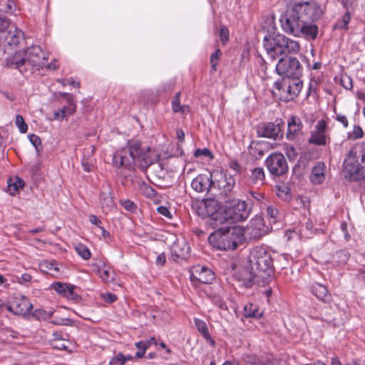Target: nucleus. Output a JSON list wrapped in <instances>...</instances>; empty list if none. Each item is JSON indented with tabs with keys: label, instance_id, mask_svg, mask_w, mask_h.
Returning a JSON list of instances; mask_svg holds the SVG:
<instances>
[{
	"label": "nucleus",
	"instance_id": "obj_46",
	"mask_svg": "<svg viewBox=\"0 0 365 365\" xmlns=\"http://www.w3.org/2000/svg\"><path fill=\"white\" fill-rule=\"evenodd\" d=\"M220 36L223 44L226 43L229 39V31L226 26H222L220 29Z\"/></svg>",
	"mask_w": 365,
	"mask_h": 365
},
{
	"label": "nucleus",
	"instance_id": "obj_45",
	"mask_svg": "<svg viewBox=\"0 0 365 365\" xmlns=\"http://www.w3.org/2000/svg\"><path fill=\"white\" fill-rule=\"evenodd\" d=\"M221 54V51L220 49L215 50V51L211 55L210 57V62H211V67L212 70L215 71L217 69V61L219 59V57Z\"/></svg>",
	"mask_w": 365,
	"mask_h": 365
},
{
	"label": "nucleus",
	"instance_id": "obj_52",
	"mask_svg": "<svg viewBox=\"0 0 365 365\" xmlns=\"http://www.w3.org/2000/svg\"><path fill=\"white\" fill-rule=\"evenodd\" d=\"M341 85L346 89L350 90L352 88V81L349 76L341 78Z\"/></svg>",
	"mask_w": 365,
	"mask_h": 365
},
{
	"label": "nucleus",
	"instance_id": "obj_1",
	"mask_svg": "<svg viewBox=\"0 0 365 365\" xmlns=\"http://www.w3.org/2000/svg\"><path fill=\"white\" fill-rule=\"evenodd\" d=\"M322 6L314 0H294L281 19L282 29L297 37L314 40L318 35L317 22L322 17Z\"/></svg>",
	"mask_w": 365,
	"mask_h": 365
},
{
	"label": "nucleus",
	"instance_id": "obj_33",
	"mask_svg": "<svg viewBox=\"0 0 365 365\" xmlns=\"http://www.w3.org/2000/svg\"><path fill=\"white\" fill-rule=\"evenodd\" d=\"M24 185V181L19 178H16L14 180L9 179L8 181V192L10 195H14L19 189L23 188Z\"/></svg>",
	"mask_w": 365,
	"mask_h": 365
},
{
	"label": "nucleus",
	"instance_id": "obj_2",
	"mask_svg": "<svg viewBox=\"0 0 365 365\" xmlns=\"http://www.w3.org/2000/svg\"><path fill=\"white\" fill-rule=\"evenodd\" d=\"M249 270L244 269L242 280L262 286L268 284L272 279L274 266L270 253L264 247H255L248 257Z\"/></svg>",
	"mask_w": 365,
	"mask_h": 365
},
{
	"label": "nucleus",
	"instance_id": "obj_6",
	"mask_svg": "<svg viewBox=\"0 0 365 365\" xmlns=\"http://www.w3.org/2000/svg\"><path fill=\"white\" fill-rule=\"evenodd\" d=\"M263 46L272 61H275L279 56L297 53L300 48L297 41L282 34L264 36Z\"/></svg>",
	"mask_w": 365,
	"mask_h": 365
},
{
	"label": "nucleus",
	"instance_id": "obj_30",
	"mask_svg": "<svg viewBox=\"0 0 365 365\" xmlns=\"http://www.w3.org/2000/svg\"><path fill=\"white\" fill-rule=\"evenodd\" d=\"M134 359V356L130 354H123L121 352L116 354L109 361L110 365H124L128 361Z\"/></svg>",
	"mask_w": 365,
	"mask_h": 365
},
{
	"label": "nucleus",
	"instance_id": "obj_32",
	"mask_svg": "<svg viewBox=\"0 0 365 365\" xmlns=\"http://www.w3.org/2000/svg\"><path fill=\"white\" fill-rule=\"evenodd\" d=\"M54 338L51 341V345L53 349L58 350H66L68 346V341L63 339L58 333H53Z\"/></svg>",
	"mask_w": 365,
	"mask_h": 365
},
{
	"label": "nucleus",
	"instance_id": "obj_38",
	"mask_svg": "<svg viewBox=\"0 0 365 365\" xmlns=\"http://www.w3.org/2000/svg\"><path fill=\"white\" fill-rule=\"evenodd\" d=\"M23 33L20 30L15 29L14 33L11 31L8 32L6 38L9 41V44H17L19 42L20 38L22 37Z\"/></svg>",
	"mask_w": 365,
	"mask_h": 365
},
{
	"label": "nucleus",
	"instance_id": "obj_5",
	"mask_svg": "<svg viewBox=\"0 0 365 365\" xmlns=\"http://www.w3.org/2000/svg\"><path fill=\"white\" fill-rule=\"evenodd\" d=\"M208 238L210 243L218 250H235L242 241V230L235 226L220 225Z\"/></svg>",
	"mask_w": 365,
	"mask_h": 365
},
{
	"label": "nucleus",
	"instance_id": "obj_23",
	"mask_svg": "<svg viewBox=\"0 0 365 365\" xmlns=\"http://www.w3.org/2000/svg\"><path fill=\"white\" fill-rule=\"evenodd\" d=\"M327 166L323 162H317L312 170L310 180L312 183L318 185L323 182L326 178Z\"/></svg>",
	"mask_w": 365,
	"mask_h": 365
},
{
	"label": "nucleus",
	"instance_id": "obj_27",
	"mask_svg": "<svg viewBox=\"0 0 365 365\" xmlns=\"http://www.w3.org/2000/svg\"><path fill=\"white\" fill-rule=\"evenodd\" d=\"M265 180L264 172L262 168H255L252 170L250 182L257 186L264 184Z\"/></svg>",
	"mask_w": 365,
	"mask_h": 365
},
{
	"label": "nucleus",
	"instance_id": "obj_16",
	"mask_svg": "<svg viewBox=\"0 0 365 365\" xmlns=\"http://www.w3.org/2000/svg\"><path fill=\"white\" fill-rule=\"evenodd\" d=\"M257 133L259 137L273 139H277L283 135L280 125L271 122L259 125L257 128Z\"/></svg>",
	"mask_w": 365,
	"mask_h": 365
},
{
	"label": "nucleus",
	"instance_id": "obj_50",
	"mask_svg": "<svg viewBox=\"0 0 365 365\" xmlns=\"http://www.w3.org/2000/svg\"><path fill=\"white\" fill-rule=\"evenodd\" d=\"M194 155L197 158L200 157V156H202V155L207 156V157H210V158H212L211 152L207 148H203V149H200L199 148V149H197L195 151V154Z\"/></svg>",
	"mask_w": 365,
	"mask_h": 365
},
{
	"label": "nucleus",
	"instance_id": "obj_11",
	"mask_svg": "<svg viewBox=\"0 0 365 365\" xmlns=\"http://www.w3.org/2000/svg\"><path fill=\"white\" fill-rule=\"evenodd\" d=\"M33 308L29 300L21 295H16L11 302L6 305V309L15 315L26 316Z\"/></svg>",
	"mask_w": 365,
	"mask_h": 365
},
{
	"label": "nucleus",
	"instance_id": "obj_60",
	"mask_svg": "<svg viewBox=\"0 0 365 365\" xmlns=\"http://www.w3.org/2000/svg\"><path fill=\"white\" fill-rule=\"evenodd\" d=\"M89 221L91 223L96 225L98 227L101 228V221L94 215H91L89 216Z\"/></svg>",
	"mask_w": 365,
	"mask_h": 365
},
{
	"label": "nucleus",
	"instance_id": "obj_64",
	"mask_svg": "<svg viewBox=\"0 0 365 365\" xmlns=\"http://www.w3.org/2000/svg\"><path fill=\"white\" fill-rule=\"evenodd\" d=\"M135 346L139 350H144V351L147 350L146 345L145 344L144 341H140L136 342L135 344Z\"/></svg>",
	"mask_w": 365,
	"mask_h": 365
},
{
	"label": "nucleus",
	"instance_id": "obj_19",
	"mask_svg": "<svg viewBox=\"0 0 365 365\" xmlns=\"http://www.w3.org/2000/svg\"><path fill=\"white\" fill-rule=\"evenodd\" d=\"M53 289L61 295L73 300H77L79 296L74 292L75 286L63 283L56 282L52 284Z\"/></svg>",
	"mask_w": 365,
	"mask_h": 365
},
{
	"label": "nucleus",
	"instance_id": "obj_51",
	"mask_svg": "<svg viewBox=\"0 0 365 365\" xmlns=\"http://www.w3.org/2000/svg\"><path fill=\"white\" fill-rule=\"evenodd\" d=\"M58 82H59L63 86L71 85L73 86L78 87L80 86V83L78 82L76 83L72 78L58 79Z\"/></svg>",
	"mask_w": 365,
	"mask_h": 365
},
{
	"label": "nucleus",
	"instance_id": "obj_42",
	"mask_svg": "<svg viewBox=\"0 0 365 365\" xmlns=\"http://www.w3.org/2000/svg\"><path fill=\"white\" fill-rule=\"evenodd\" d=\"M267 215L269 217L270 222L275 223L277 221L279 212L275 207L268 206L267 207Z\"/></svg>",
	"mask_w": 365,
	"mask_h": 365
},
{
	"label": "nucleus",
	"instance_id": "obj_57",
	"mask_svg": "<svg viewBox=\"0 0 365 365\" xmlns=\"http://www.w3.org/2000/svg\"><path fill=\"white\" fill-rule=\"evenodd\" d=\"M336 120L341 123L344 128H346L349 125V122H348V119L344 115H341V114H337L336 115Z\"/></svg>",
	"mask_w": 365,
	"mask_h": 365
},
{
	"label": "nucleus",
	"instance_id": "obj_39",
	"mask_svg": "<svg viewBox=\"0 0 365 365\" xmlns=\"http://www.w3.org/2000/svg\"><path fill=\"white\" fill-rule=\"evenodd\" d=\"M75 250L78 255L83 259H88L91 257V252L88 247L83 244H78L76 246Z\"/></svg>",
	"mask_w": 365,
	"mask_h": 365
},
{
	"label": "nucleus",
	"instance_id": "obj_21",
	"mask_svg": "<svg viewBox=\"0 0 365 365\" xmlns=\"http://www.w3.org/2000/svg\"><path fill=\"white\" fill-rule=\"evenodd\" d=\"M61 96L66 97L68 105L54 112V119L56 120L64 119L67 115L74 113L76 110V104L68 93H63Z\"/></svg>",
	"mask_w": 365,
	"mask_h": 365
},
{
	"label": "nucleus",
	"instance_id": "obj_4",
	"mask_svg": "<svg viewBox=\"0 0 365 365\" xmlns=\"http://www.w3.org/2000/svg\"><path fill=\"white\" fill-rule=\"evenodd\" d=\"M343 174L346 179L358 181L365 178V143L354 144L343 163Z\"/></svg>",
	"mask_w": 365,
	"mask_h": 365
},
{
	"label": "nucleus",
	"instance_id": "obj_29",
	"mask_svg": "<svg viewBox=\"0 0 365 365\" xmlns=\"http://www.w3.org/2000/svg\"><path fill=\"white\" fill-rule=\"evenodd\" d=\"M244 316L245 317L259 318L262 316L257 304L249 303L244 307Z\"/></svg>",
	"mask_w": 365,
	"mask_h": 365
},
{
	"label": "nucleus",
	"instance_id": "obj_8",
	"mask_svg": "<svg viewBox=\"0 0 365 365\" xmlns=\"http://www.w3.org/2000/svg\"><path fill=\"white\" fill-rule=\"evenodd\" d=\"M197 213L203 218H209L208 222L213 228L222 225L223 207H220L218 202L214 199H207L197 206Z\"/></svg>",
	"mask_w": 365,
	"mask_h": 365
},
{
	"label": "nucleus",
	"instance_id": "obj_41",
	"mask_svg": "<svg viewBox=\"0 0 365 365\" xmlns=\"http://www.w3.org/2000/svg\"><path fill=\"white\" fill-rule=\"evenodd\" d=\"M15 124L21 133H26L28 130V125L25 123L24 118L21 115H16Z\"/></svg>",
	"mask_w": 365,
	"mask_h": 365
},
{
	"label": "nucleus",
	"instance_id": "obj_43",
	"mask_svg": "<svg viewBox=\"0 0 365 365\" xmlns=\"http://www.w3.org/2000/svg\"><path fill=\"white\" fill-rule=\"evenodd\" d=\"M351 11H346V13L342 16L341 21L336 25V27L343 29H348V24L351 19Z\"/></svg>",
	"mask_w": 365,
	"mask_h": 365
},
{
	"label": "nucleus",
	"instance_id": "obj_56",
	"mask_svg": "<svg viewBox=\"0 0 365 365\" xmlns=\"http://www.w3.org/2000/svg\"><path fill=\"white\" fill-rule=\"evenodd\" d=\"M53 324L61 326H68L71 324V320L68 318H60L52 322Z\"/></svg>",
	"mask_w": 365,
	"mask_h": 365
},
{
	"label": "nucleus",
	"instance_id": "obj_63",
	"mask_svg": "<svg viewBox=\"0 0 365 365\" xmlns=\"http://www.w3.org/2000/svg\"><path fill=\"white\" fill-rule=\"evenodd\" d=\"M44 67L47 68L48 69L56 70V69H57L59 67V66L56 63V61H54L53 62L48 63V64H46L45 63V66Z\"/></svg>",
	"mask_w": 365,
	"mask_h": 365
},
{
	"label": "nucleus",
	"instance_id": "obj_28",
	"mask_svg": "<svg viewBox=\"0 0 365 365\" xmlns=\"http://www.w3.org/2000/svg\"><path fill=\"white\" fill-rule=\"evenodd\" d=\"M195 324L197 327V329L198 330V331L200 333H201V334L202 335L204 339L207 341V342L211 345H213L215 344V342L211 339V336L209 334L208 328H207L206 323L201 319H195Z\"/></svg>",
	"mask_w": 365,
	"mask_h": 365
},
{
	"label": "nucleus",
	"instance_id": "obj_37",
	"mask_svg": "<svg viewBox=\"0 0 365 365\" xmlns=\"http://www.w3.org/2000/svg\"><path fill=\"white\" fill-rule=\"evenodd\" d=\"M53 311L48 312L43 309H36L31 313V315L38 320H47L53 315Z\"/></svg>",
	"mask_w": 365,
	"mask_h": 365
},
{
	"label": "nucleus",
	"instance_id": "obj_34",
	"mask_svg": "<svg viewBox=\"0 0 365 365\" xmlns=\"http://www.w3.org/2000/svg\"><path fill=\"white\" fill-rule=\"evenodd\" d=\"M40 268L45 272L56 275L58 273L59 269L55 262L43 261L40 264Z\"/></svg>",
	"mask_w": 365,
	"mask_h": 365
},
{
	"label": "nucleus",
	"instance_id": "obj_17",
	"mask_svg": "<svg viewBox=\"0 0 365 365\" xmlns=\"http://www.w3.org/2000/svg\"><path fill=\"white\" fill-rule=\"evenodd\" d=\"M27 63L35 66L43 68L45 66V61L47 58L44 56V54L39 46H32L25 51Z\"/></svg>",
	"mask_w": 365,
	"mask_h": 365
},
{
	"label": "nucleus",
	"instance_id": "obj_54",
	"mask_svg": "<svg viewBox=\"0 0 365 365\" xmlns=\"http://www.w3.org/2000/svg\"><path fill=\"white\" fill-rule=\"evenodd\" d=\"M286 155L290 160H294L297 155L296 150L292 146L286 148Z\"/></svg>",
	"mask_w": 365,
	"mask_h": 365
},
{
	"label": "nucleus",
	"instance_id": "obj_26",
	"mask_svg": "<svg viewBox=\"0 0 365 365\" xmlns=\"http://www.w3.org/2000/svg\"><path fill=\"white\" fill-rule=\"evenodd\" d=\"M100 201L103 209H106L108 210L113 207L114 201L110 187H106L104 190L101 192Z\"/></svg>",
	"mask_w": 365,
	"mask_h": 365
},
{
	"label": "nucleus",
	"instance_id": "obj_36",
	"mask_svg": "<svg viewBox=\"0 0 365 365\" xmlns=\"http://www.w3.org/2000/svg\"><path fill=\"white\" fill-rule=\"evenodd\" d=\"M98 273L102 280L106 282H111L114 280L115 273L105 266L102 269H99Z\"/></svg>",
	"mask_w": 365,
	"mask_h": 365
},
{
	"label": "nucleus",
	"instance_id": "obj_53",
	"mask_svg": "<svg viewBox=\"0 0 365 365\" xmlns=\"http://www.w3.org/2000/svg\"><path fill=\"white\" fill-rule=\"evenodd\" d=\"M101 297L103 299L108 303H113L117 299L116 295L111 293L102 294Z\"/></svg>",
	"mask_w": 365,
	"mask_h": 365
},
{
	"label": "nucleus",
	"instance_id": "obj_7",
	"mask_svg": "<svg viewBox=\"0 0 365 365\" xmlns=\"http://www.w3.org/2000/svg\"><path fill=\"white\" fill-rule=\"evenodd\" d=\"M250 215V209L244 200L233 199L225 202L223 207L222 225L231 226L232 224L245 221Z\"/></svg>",
	"mask_w": 365,
	"mask_h": 365
},
{
	"label": "nucleus",
	"instance_id": "obj_14",
	"mask_svg": "<svg viewBox=\"0 0 365 365\" xmlns=\"http://www.w3.org/2000/svg\"><path fill=\"white\" fill-rule=\"evenodd\" d=\"M289 78L287 81H284L282 83L277 82L275 85L278 90H282L283 92L287 93L286 98L287 100H292L297 96L302 88V82L299 80V78Z\"/></svg>",
	"mask_w": 365,
	"mask_h": 365
},
{
	"label": "nucleus",
	"instance_id": "obj_20",
	"mask_svg": "<svg viewBox=\"0 0 365 365\" xmlns=\"http://www.w3.org/2000/svg\"><path fill=\"white\" fill-rule=\"evenodd\" d=\"M267 228L261 217L252 219L247 227V231L253 237H259L267 232Z\"/></svg>",
	"mask_w": 365,
	"mask_h": 365
},
{
	"label": "nucleus",
	"instance_id": "obj_40",
	"mask_svg": "<svg viewBox=\"0 0 365 365\" xmlns=\"http://www.w3.org/2000/svg\"><path fill=\"white\" fill-rule=\"evenodd\" d=\"M140 190L145 196L149 198H153L155 197L157 195L155 190H154L152 187L145 184V182H143L141 184Z\"/></svg>",
	"mask_w": 365,
	"mask_h": 365
},
{
	"label": "nucleus",
	"instance_id": "obj_47",
	"mask_svg": "<svg viewBox=\"0 0 365 365\" xmlns=\"http://www.w3.org/2000/svg\"><path fill=\"white\" fill-rule=\"evenodd\" d=\"M10 22L4 15H0V33L4 32L9 28Z\"/></svg>",
	"mask_w": 365,
	"mask_h": 365
},
{
	"label": "nucleus",
	"instance_id": "obj_58",
	"mask_svg": "<svg viewBox=\"0 0 365 365\" xmlns=\"http://www.w3.org/2000/svg\"><path fill=\"white\" fill-rule=\"evenodd\" d=\"M166 261L165 255L164 253L159 254L155 259V264L158 266H163Z\"/></svg>",
	"mask_w": 365,
	"mask_h": 365
},
{
	"label": "nucleus",
	"instance_id": "obj_49",
	"mask_svg": "<svg viewBox=\"0 0 365 365\" xmlns=\"http://www.w3.org/2000/svg\"><path fill=\"white\" fill-rule=\"evenodd\" d=\"M122 206L128 211H134L136 209V205L129 200H125L121 202Z\"/></svg>",
	"mask_w": 365,
	"mask_h": 365
},
{
	"label": "nucleus",
	"instance_id": "obj_48",
	"mask_svg": "<svg viewBox=\"0 0 365 365\" xmlns=\"http://www.w3.org/2000/svg\"><path fill=\"white\" fill-rule=\"evenodd\" d=\"M363 134L364 133L361 127L355 125L352 133L350 134V138L353 139H359L363 137Z\"/></svg>",
	"mask_w": 365,
	"mask_h": 365
},
{
	"label": "nucleus",
	"instance_id": "obj_3",
	"mask_svg": "<svg viewBox=\"0 0 365 365\" xmlns=\"http://www.w3.org/2000/svg\"><path fill=\"white\" fill-rule=\"evenodd\" d=\"M156 155L149 147L142 148L137 140L128 142L127 146L113 155V163L117 168L133 169L135 165L145 170L156 160Z\"/></svg>",
	"mask_w": 365,
	"mask_h": 365
},
{
	"label": "nucleus",
	"instance_id": "obj_44",
	"mask_svg": "<svg viewBox=\"0 0 365 365\" xmlns=\"http://www.w3.org/2000/svg\"><path fill=\"white\" fill-rule=\"evenodd\" d=\"M29 138L31 144L35 147L37 153L41 150V140L40 138L34 134L29 135Z\"/></svg>",
	"mask_w": 365,
	"mask_h": 365
},
{
	"label": "nucleus",
	"instance_id": "obj_25",
	"mask_svg": "<svg viewBox=\"0 0 365 365\" xmlns=\"http://www.w3.org/2000/svg\"><path fill=\"white\" fill-rule=\"evenodd\" d=\"M312 293L318 299L324 302H329L331 300V296L329 293L327 288L319 283H315L312 285Z\"/></svg>",
	"mask_w": 365,
	"mask_h": 365
},
{
	"label": "nucleus",
	"instance_id": "obj_9",
	"mask_svg": "<svg viewBox=\"0 0 365 365\" xmlns=\"http://www.w3.org/2000/svg\"><path fill=\"white\" fill-rule=\"evenodd\" d=\"M277 74L284 78H299L303 72V68L295 57H282L275 66Z\"/></svg>",
	"mask_w": 365,
	"mask_h": 365
},
{
	"label": "nucleus",
	"instance_id": "obj_10",
	"mask_svg": "<svg viewBox=\"0 0 365 365\" xmlns=\"http://www.w3.org/2000/svg\"><path fill=\"white\" fill-rule=\"evenodd\" d=\"M266 165L273 175L280 176L288 170V165L284 156L279 153L270 154L266 159Z\"/></svg>",
	"mask_w": 365,
	"mask_h": 365
},
{
	"label": "nucleus",
	"instance_id": "obj_24",
	"mask_svg": "<svg viewBox=\"0 0 365 365\" xmlns=\"http://www.w3.org/2000/svg\"><path fill=\"white\" fill-rule=\"evenodd\" d=\"M220 175V178L214 181V182H215V187L226 194L233 189L235 185V179L232 175L222 174Z\"/></svg>",
	"mask_w": 365,
	"mask_h": 365
},
{
	"label": "nucleus",
	"instance_id": "obj_55",
	"mask_svg": "<svg viewBox=\"0 0 365 365\" xmlns=\"http://www.w3.org/2000/svg\"><path fill=\"white\" fill-rule=\"evenodd\" d=\"M356 0H341V3L343 6L346 9V11H352L353 4Z\"/></svg>",
	"mask_w": 365,
	"mask_h": 365
},
{
	"label": "nucleus",
	"instance_id": "obj_61",
	"mask_svg": "<svg viewBox=\"0 0 365 365\" xmlns=\"http://www.w3.org/2000/svg\"><path fill=\"white\" fill-rule=\"evenodd\" d=\"M158 211L159 213H160L162 215H163L165 217H171L169 210L165 207L160 206V207H158Z\"/></svg>",
	"mask_w": 365,
	"mask_h": 365
},
{
	"label": "nucleus",
	"instance_id": "obj_13",
	"mask_svg": "<svg viewBox=\"0 0 365 365\" xmlns=\"http://www.w3.org/2000/svg\"><path fill=\"white\" fill-rule=\"evenodd\" d=\"M190 279L193 282L209 284L215 278L213 272L205 266L200 264L192 267L190 269Z\"/></svg>",
	"mask_w": 365,
	"mask_h": 365
},
{
	"label": "nucleus",
	"instance_id": "obj_31",
	"mask_svg": "<svg viewBox=\"0 0 365 365\" xmlns=\"http://www.w3.org/2000/svg\"><path fill=\"white\" fill-rule=\"evenodd\" d=\"M180 93L178 92L175 94L174 99L172 102V108L174 113L180 112L182 114H186L190 112V107L186 105L181 106L180 103Z\"/></svg>",
	"mask_w": 365,
	"mask_h": 365
},
{
	"label": "nucleus",
	"instance_id": "obj_22",
	"mask_svg": "<svg viewBox=\"0 0 365 365\" xmlns=\"http://www.w3.org/2000/svg\"><path fill=\"white\" fill-rule=\"evenodd\" d=\"M190 247L188 244L185 241L175 242L171 247V254L174 259H185L189 255Z\"/></svg>",
	"mask_w": 365,
	"mask_h": 365
},
{
	"label": "nucleus",
	"instance_id": "obj_15",
	"mask_svg": "<svg viewBox=\"0 0 365 365\" xmlns=\"http://www.w3.org/2000/svg\"><path fill=\"white\" fill-rule=\"evenodd\" d=\"M327 125L324 120H319L314 130L311 133V136L308 140L310 144L316 145H326L329 137L327 134Z\"/></svg>",
	"mask_w": 365,
	"mask_h": 365
},
{
	"label": "nucleus",
	"instance_id": "obj_18",
	"mask_svg": "<svg viewBox=\"0 0 365 365\" xmlns=\"http://www.w3.org/2000/svg\"><path fill=\"white\" fill-rule=\"evenodd\" d=\"M191 186L197 192H208L212 187H215V182L212 180V174L203 173L192 180Z\"/></svg>",
	"mask_w": 365,
	"mask_h": 365
},
{
	"label": "nucleus",
	"instance_id": "obj_35",
	"mask_svg": "<svg viewBox=\"0 0 365 365\" xmlns=\"http://www.w3.org/2000/svg\"><path fill=\"white\" fill-rule=\"evenodd\" d=\"M11 63L15 65L16 68H20L21 66L27 63L25 51L15 53L11 58Z\"/></svg>",
	"mask_w": 365,
	"mask_h": 365
},
{
	"label": "nucleus",
	"instance_id": "obj_62",
	"mask_svg": "<svg viewBox=\"0 0 365 365\" xmlns=\"http://www.w3.org/2000/svg\"><path fill=\"white\" fill-rule=\"evenodd\" d=\"M250 195L257 201H261L264 198V195L260 192H256L254 191L250 192Z\"/></svg>",
	"mask_w": 365,
	"mask_h": 365
},
{
	"label": "nucleus",
	"instance_id": "obj_12",
	"mask_svg": "<svg viewBox=\"0 0 365 365\" xmlns=\"http://www.w3.org/2000/svg\"><path fill=\"white\" fill-rule=\"evenodd\" d=\"M303 129L301 118L297 115L291 116L287 120V139L290 141L299 140L304 135Z\"/></svg>",
	"mask_w": 365,
	"mask_h": 365
},
{
	"label": "nucleus",
	"instance_id": "obj_59",
	"mask_svg": "<svg viewBox=\"0 0 365 365\" xmlns=\"http://www.w3.org/2000/svg\"><path fill=\"white\" fill-rule=\"evenodd\" d=\"M229 167L237 173L240 172L241 165L237 160H231L229 163Z\"/></svg>",
	"mask_w": 365,
	"mask_h": 365
}]
</instances>
